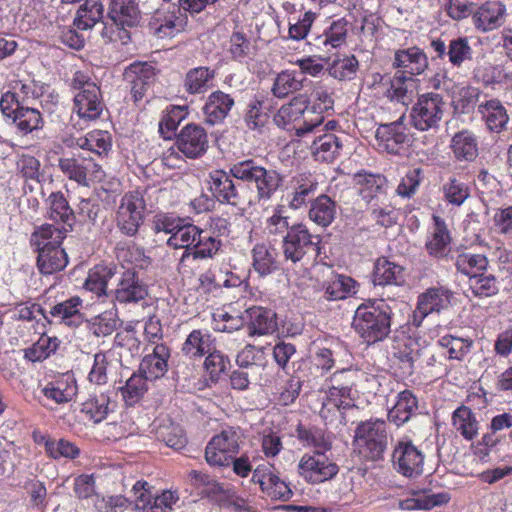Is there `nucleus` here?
Returning a JSON list of instances; mask_svg holds the SVG:
<instances>
[{
	"label": "nucleus",
	"mask_w": 512,
	"mask_h": 512,
	"mask_svg": "<svg viewBox=\"0 0 512 512\" xmlns=\"http://www.w3.org/2000/svg\"><path fill=\"white\" fill-rule=\"evenodd\" d=\"M445 107L446 103L440 94H423L411 108L410 124L422 132L437 129L443 118Z\"/></svg>",
	"instance_id": "nucleus-4"
},
{
	"label": "nucleus",
	"mask_w": 512,
	"mask_h": 512,
	"mask_svg": "<svg viewBox=\"0 0 512 512\" xmlns=\"http://www.w3.org/2000/svg\"><path fill=\"white\" fill-rule=\"evenodd\" d=\"M47 399L56 404H63L71 401L77 393V385L74 379H58L48 383L43 389Z\"/></svg>",
	"instance_id": "nucleus-41"
},
{
	"label": "nucleus",
	"mask_w": 512,
	"mask_h": 512,
	"mask_svg": "<svg viewBox=\"0 0 512 512\" xmlns=\"http://www.w3.org/2000/svg\"><path fill=\"white\" fill-rule=\"evenodd\" d=\"M331 382L327 400L320 410V416L324 420H328L331 414L340 413L341 408L349 406L343 399H351L352 387L355 385L354 373L350 370L338 371L331 376Z\"/></svg>",
	"instance_id": "nucleus-7"
},
{
	"label": "nucleus",
	"mask_w": 512,
	"mask_h": 512,
	"mask_svg": "<svg viewBox=\"0 0 512 512\" xmlns=\"http://www.w3.org/2000/svg\"><path fill=\"white\" fill-rule=\"evenodd\" d=\"M318 183L311 177L301 176L296 180L295 190L290 200V206L298 209L308 201H311L316 193Z\"/></svg>",
	"instance_id": "nucleus-53"
},
{
	"label": "nucleus",
	"mask_w": 512,
	"mask_h": 512,
	"mask_svg": "<svg viewBox=\"0 0 512 512\" xmlns=\"http://www.w3.org/2000/svg\"><path fill=\"white\" fill-rule=\"evenodd\" d=\"M450 147L458 161L472 162L478 156V138L470 130H462L452 137Z\"/></svg>",
	"instance_id": "nucleus-30"
},
{
	"label": "nucleus",
	"mask_w": 512,
	"mask_h": 512,
	"mask_svg": "<svg viewBox=\"0 0 512 512\" xmlns=\"http://www.w3.org/2000/svg\"><path fill=\"white\" fill-rule=\"evenodd\" d=\"M276 250L265 244H257L252 250L253 267L260 276H267L278 269Z\"/></svg>",
	"instance_id": "nucleus-39"
},
{
	"label": "nucleus",
	"mask_w": 512,
	"mask_h": 512,
	"mask_svg": "<svg viewBox=\"0 0 512 512\" xmlns=\"http://www.w3.org/2000/svg\"><path fill=\"white\" fill-rule=\"evenodd\" d=\"M231 174H227L222 170H216L210 174V191L213 196L220 202L232 206H242L251 201L247 200L239 191L237 186L231 179Z\"/></svg>",
	"instance_id": "nucleus-14"
},
{
	"label": "nucleus",
	"mask_w": 512,
	"mask_h": 512,
	"mask_svg": "<svg viewBox=\"0 0 512 512\" xmlns=\"http://www.w3.org/2000/svg\"><path fill=\"white\" fill-rule=\"evenodd\" d=\"M416 86V80L413 77L396 72L393 78L390 79L386 96L392 101L408 105L414 98Z\"/></svg>",
	"instance_id": "nucleus-32"
},
{
	"label": "nucleus",
	"mask_w": 512,
	"mask_h": 512,
	"mask_svg": "<svg viewBox=\"0 0 512 512\" xmlns=\"http://www.w3.org/2000/svg\"><path fill=\"white\" fill-rule=\"evenodd\" d=\"M109 397L100 394L92 397L82 404L81 411L85 413L94 423L103 421L109 413Z\"/></svg>",
	"instance_id": "nucleus-58"
},
{
	"label": "nucleus",
	"mask_w": 512,
	"mask_h": 512,
	"mask_svg": "<svg viewBox=\"0 0 512 512\" xmlns=\"http://www.w3.org/2000/svg\"><path fill=\"white\" fill-rule=\"evenodd\" d=\"M447 56L454 67H460L465 61L472 59V48L467 38L458 37L449 42Z\"/></svg>",
	"instance_id": "nucleus-60"
},
{
	"label": "nucleus",
	"mask_w": 512,
	"mask_h": 512,
	"mask_svg": "<svg viewBox=\"0 0 512 512\" xmlns=\"http://www.w3.org/2000/svg\"><path fill=\"white\" fill-rule=\"evenodd\" d=\"M304 80V77H299L294 71H282L276 76L271 92L277 98H285L289 94L300 91Z\"/></svg>",
	"instance_id": "nucleus-45"
},
{
	"label": "nucleus",
	"mask_w": 512,
	"mask_h": 512,
	"mask_svg": "<svg viewBox=\"0 0 512 512\" xmlns=\"http://www.w3.org/2000/svg\"><path fill=\"white\" fill-rule=\"evenodd\" d=\"M177 149L187 158L201 157L208 148L206 130L197 124H187L176 134Z\"/></svg>",
	"instance_id": "nucleus-11"
},
{
	"label": "nucleus",
	"mask_w": 512,
	"mask_h": 512,
	"mask_svg": "<svg viewBox=\"0 0 512 512\" xmlns=\"http://www.w3.org/2000/svg\"><path fill=\"white\" fill-rule=\"evenodd\" d=\"M357 182L362 187L360 189L361 198L371 206L383 204L387 198V180L380 174L359 173L356 175Z\"/></svg>",
	"instance_id": "nucleus-21"
},
{
	"label": "nucleus",
	"mask_w": 512,
	"mask_h": 512,
	"mask_svg": "<svg viewBox=\"0 0 512 512\" xmlns=\"http://www.w3.org/2000/svg\"><path fill=\"white\" fill-rule=\"evenodd\" d=\"M147 380L140 372L133 374L127 381L125 386L121 388V394L128 406L135 405L147 391Z\"/></svg>",
	"instance_id": "nucleus-52"
},
{
	"label": "nucleus",
	"mask_w": 512,
	"mask_h": 512,
	"mask_svg": "<svg viewBox=\"0 0 512 512\" xmlns=\"http://www.w3.org/2000/svg\"><path fill=\"white\" fill-rule=\"evenodd\" d=\"M488 263V259L485 255L470 252L460 253L455 259L456 269L460 273L468 276L469 279L473 277V275L486 271Z\"/></svg>",
	"instance_id": "nucleus-48"
},
{
	"label": "nucleus",
	"mask_w": 512,
	"mask_h": 512,
	"mask_svg": "<svg viewBox=\"0 0 512 512\" xmlns=\"http://www.w3.org/2000/svg\"><path fill=\"white\" fill-rule=\"evenodd\" d=\"M393 66L401 68L404 75L409 74L413 77L420 75L428 67L426 54L418 47L400 49L395 52Z\"/></svg>",
	"instance_id": "nucleus-24"
},
{
	"label": "nucleus",
	"mask_w": 512,
	"mask_h": 512,
	"mask_svg": "<svg viewBox=\"0 0 512 512\" xmlns=\"http://www.w3.org/2000/svg\"><path fill=\"white\" fill-rule=\"evenodd\" d=\"M64 142L67 146L77 145L81 149L95 154L98 158L107 155L111 150V136L107 131L102 130H94L85 137H80L75 141L73 139L71 141L65 140Z\"/></svg>",
	"instance_id": "nucleus-31"
},
{
	"label": "nucleus",
	"mask_w": 512,
	"mask_h": 512,
	"mask_svg": "<svg viewBox=\"0 0 512 512\" xmlns=\"http://www.w3.org/2000/svg\"><path fill=\"white\" fill-rule=\"evenodd\" d=\"M338 471V466L329 460L322 451L305 454L298 463L299 474L312 484L327 481L333 478Z\"/></svg>",
	"instance_id": "nucleus-8"
},
{
	"label": "nucleus",
	"mask_w": 512,
	"mask_h": 512,
	"mask_svg": "<svg viewBox=\"0 0 512 512\" xmlns=\"http://www.w3.org/2000/svg\"><path fill=\"white\" fill-rule=\"evenodd\" d=\"M124 80L130 84L134 102L147 96L156 81V70L149 63L134 62L124 71Z\"/></svg>",
	"instance_id": "nucleus-10"
},
{
	"label": "nucleus",
	"mask_w": 512,
	"mask_h": 512,
	"mask_svg": "<svg viewBox=\"0 0 512 512\" xmlns=\"http://www.w3.org/2000/svg\"><path fill=\"white\" fill-rule=\"evenodd\" d=\"M336 215V203L327 195L322 194L311 203L309 218L316 224L327 227Z\"/></svg>",
	"instance_id": "nucleus-38"
},
{
	"label": "nucleus",
	"mask_w": 512,
	"mask_h": 512,
	"mask_svg": "<svg viewBox=\"0 0 512 512\" xmlns=\"http://www.w3.org/2000/svg\"><path fill=\"white\" fill-rule=\"evenodd\" d=\"M146 203L139 192L126 193L116 213L118 229L125 235L133 237L144 222Z\"/></svg>",
	"instance_id": "nucleus-6"
},
{
	"label": "nucleus",
	"mask_w": 512,
	"mask_h": 512,
	"mask_svg": "<svg viewBox=\"0 0 512 512\" xmlns=\"http://www.w3.org/2000/svg\"><path fill=\"white\" fill-rule=\"evenodd\" d=\"M505 5L499 1L482 4L473 14V23L478 30L488 32L503 25L505 21Z\"/></svg>",
	"instance_id": "nucleus-19"
},
{
	"label": "nucleus",
	"mask_w": 512,
	"mask_h": 512,
	"mask_svg": "<svg viewBox=\"0 0 512 512\" xmlns=\"http://www.w3.org/2000/svg\"><path fill=\"white\" fill-rule=\"evenodd\" d=\"M312 114L313 110L310 109L308 96L306 94H298L288 104L283 105L278 110L275 121L278 125H285L303 117V122L299 126H305L307 120L313 117Z\"/></svg>",
	"instance_id": "nucleus-26"
},
{
	"label": "nucleus",
	"mask_w": 512,
	"mask_h": 512,
	"mask_svg": "<svg viewBox=\"0 0 512 512\" xmlns=\"http://www.w3.org/2000/svg\"><path fill=\"white\" fill-rule=\"evenodd\" d=\"M451 296V291L443 287L430 288L425 293L421 294L414 312V324L419 326L427 315L447 307L450 303Z\"/></svg>",
	"instance_id": "nucleus-17"
},
{
	"label": "nucleus",
	"mask_w": 512,
	"mask_h": 512,
	"mask_svg": "<svg viewBox=\"0 0 512 512\" xmlns=\"http://www.w3.org/2000/svg\"><path fill=\"white\" fill-rule=\"evenodd\" d=\"M391 309L383 301L360 305L354 314L352 327L367 344L385 339L390 333Z\"/></svg>",
	"instance_id": "nucleus-1"
},
{
	"label": "nucleus",
	"mask_w": 512,
	"mask_h": 512,
	"mask_svg": "<svg viewBox=\"0 0 512 512\" xmlns=\"http://www.w3.org/2000/svg\"><path fill=\"white\" fill-rule=\"evenodd\" d=\"M450 496L447 493L437 494H419L412 498H407L399 502L402 510H430L436 506L448 503Z\"/></svg>",
	"instance_id": "nucleus-47"
},
{
	"label": "nucleus",
	"mask_w": 512,
	"mask_h": 512,
	"mask_svg": "<svg viewBox=\"0 0 512 512\" xmlns=\"http://www.w3.org/2000/svg\"><path fill=\"white\" fill-rule=\"evenodd\" d=\"M81 304L82 300L79 297H72L54 305L50 310V315L60 319L68 326H77L81 322Z\"/></svg>",
	"instance_id": "nucleus-44"
},
{
	"label": "nucleus",
	"mask_w": 512,
	"mask_h": 512,
	"mask_svg": "<svg viewBox=\"0 0 512 512\" xmlns=\"http://www.w3.org/2000/svg\"><path fill=\"white\" fill-rule=\"evenodd\" d=\"M248 334L261 336L273 334L278 329L276 313L267 308L254 306L247 311Z\"/></svg>",
	"instance_id": "nucleus-27"
},
{
	"label": "nucleus",
	"mask_w": 512,
	"mask_h": 512,
	"mask_svg": "<svg viewBox=\"0 0 512 512\" xmlns=\"http://www.w3.org/2000/svg\"><path fill=\"white\" fill-rule=\"evenodd\" d=\"M104 17V4L102 0H85L78 11L75 24L79 29L92 28Z\"/></svg>",
	"instance_id": "nucleus-40"
},
{
	"label": "nucleus",
	"mask_w": 512,
	"mask_h": 512,
	"mask_svg": "<svg viewBox=\"0 0 512 512\" xmlns=\"http://www.w3.org/2000/svg\"><path fill=\"white\" fill-rule=\"evenodd\" d=\"M392 460L397 471L405 477L414 478L423 473L424 455L411 441H399Z\"/></svg>",
	"instance_id": "nucleus-9"
},
{
	"label": "nucleus",
	"mask_w": 512,
	"mask_h": 512,
	"mask_svg": "<svg viewBox=\"0 0 512 512\" xmlns=\"http://www.w3.org/2000/svg\"><path fill=\"white\" fill-rule=\"evenodd\" d=\"M478 112L492 132L499 133L504 130L509 120L505 107L498 99H491L479 104Z\"/></svg>",
	"instance_id": "nucleus-34"
},
{
	"label": "nucleus",
	"mask_w": 512,
	"mask_h": 512,
	"mask_svg": "<svg viewBox=\"0 0 512 512\" xmlns=\"http://www.w3.org/2000/svg\"><path fill=\"white\" fill-rule=\"evenodd\" d=\"M433 220L434 228L425 246L429 255L441 258L446 255L451 236L445 221L441 217L434 215Z\"/></svg>",
	"instance_id": "nucleus-35"
},
{
	"label": "nucleus",
	"mask_w": 512,
	"mask_h": 512,
	"mask_svg": "<svg viewBox=\"0 0 512 512\" xmlns=\"http://www.w3.org/2000/svg\"><path fill=\"white\" fill-rule=\"evenodd\" d=\"M110 293L120 303H131L144 299L148 291L138 273L133 269H127L117 278V286Z\"/></svg>",
	"instance_id": "nucleus-15"
},
{
	"label": "nucleus",
	"mask_w": 512,
	"mask_h": 512,
	"mask_svg": "<svg viewBox=\"0 0 512 512\" xmlns=\"http://www.w3.org/2000/svg\"><path fill=\"white\" fill-rule=\"evenodd\" d=\"M210 337L200 329L193 330L183 343V354L190 358H201L211 350Z\"/></svg>",
	"instance_id": "nucleus-51"
},
{
	"label": "nucleus",
	"mask_w": 512,
	"mask_h": 512,
	"mask_svg": "<svg viewBox=\"0 0 512 512\" xmlns=\"http://www.w3.org/2000/svg\"><path fill=\"white\" fill-rule=\"evenodd\" d=\"M186 108L172 106L159 122V132L164 139H171L181 121L186 117Z\"/></svg>",
	"instance_id": "nucleus-59"
},
{
	"label": "nucleus",
	"mask_w": 512,
	"mask_h": 512,
	"mask_svg": "<svg viewBox=\"0 0 512 512\" xmlns=\"http://www.w3.org/2000/svg\"><path fill=\"white\" fill-rule=\"evenodd\" d=\"M357 283L354 279L345 275H336L327 282L324 298L328 301L342 300L355 294Z\"/></svg>",
	"instance_id": "nucleus-43"
},
{
	"label": "nucleus",
	"mask_w": 512,
	"mask_h": 512,
	"mask_svg": "<svg viewBox=\"0 0 512 512\" xmlns=\"http://www.w3.org/2000/svg\"><path fill=\"white\" fill-rule=\"evenodd\" d=\"M169 357L170 349L164 344H156L152 351L143 357L139 365V372L146 379H159L168 371Z\"/></svg>",
	"instance_id": "nucleus-18"
},
{
	"label": "nucleus",
	"mask_w": 512,
	"mask_h": 512,
	"mask_svg": "<svg viewBox=\"0 0 512 512\" xmlns=\"http://www.w3.org/2000/svg\"><path fill=\"white\" fill-rule=\"evenodd\" d=\"M12 120L22 135L39 130L43 126V118L40 111L24 106L18 107V111Z\"/></svg>",
	"instance_id": "nucleus-46"
},
{
	"label": "nucleus",
	"mask_w": 512,
	"mask_h": 512,
	"mask_svg": "<svg viewBox=\"0 0 512 512\" xmlns=\"http://www.w3.org/2000/svg\"><path fill=\"white\" fill-rule=\"evenodd\" d=\"M389 435L384 420L370 419L360 422L354 435V445L362 458L369 461L383 459Z\"/></svg>",
	"instance_id": "nucleus-3"
},
{
	"label": "nucleus",
	"mask_w": 512,
	"mask_h": 512,
	"mask_svg": "<svg viewBox=\"0 0 512 512\" xmlns=\"http://www.w3.org/2000/svg\"><path fill=\"white\" fill-rule=\"evenodd\" d=\"M378 147L389 154H400L404 146L409 143V135L404 124V116L398 120L382 124L376 131Z\"/></svg>",
	"instance_id": "nucleus-12"
},
{
	"label": "nucleus",
	"mask_w": 512,
	"mask_h": 512,
	"mask_svg": "<svg viewBox=\"0 0 512 512\" xmlns=\"http://www.w3.org/2000/svg\"><path fill=\"white\" fill-rule=\"evenodd\" d=\"M215 77V71L208 67H196L186 74L184 86L190 94H200L207 90L208 83Z\"/></svg>",
	"instance_id": "nucleus-50"
},
{
	"label": "nucleus",
	"mask_w": 512,
	"mask_h": 512,
	"mask_svg": "<svg viewBox=\"0 0 512 512\" xmlns=\"http://www.w3.org/2000/svg\"><path fill=\"white\" fill-rule=\"evenodd\" d=\"M60 341L57 337L42 335L38 341L26 352V356L32 361H41L55 352Z\"/></svg>",
	"instance_id": "nucleus-63"
},
{
	"label": "nucleus",
	"mask_w": 512,
	"mask_h": 512,
	"mask_svg": "<svg viewBox=\"0 0 512 512\" xmlns=\"http://www.w3.org/2000/svg\"><path fill=\"white\" fill-rule=\"evenodd\" d=\"M37 267L42 274L50 275L64 269L68 263L65 250L52 242L42 247L38 243Z\"/></svg>",
	"instance_id": "nucleus-23"
},
{
	"label": "nucleus",
	"mask_w": 512,
	"mask_h": 512,
	"mask_svg": "<svg viewBox=\"0 0 512 512\" xmlns=\"http://www.w3.org/2000/svg\"><path fill=\"white\" fill-rule=\"evenodd\" d=\"M49 201L50 218L55 222L63 223L71 230L75 222V215L64 195L61 192L52 193L49 196Z\"/></svg>",
	"instance_id": "nucleus-49"
},
{
	"label": "nucleus",
	"mask_w": 512,
	"mask_h": 512,
	"mask_svg": "<svg viewBox=\"0 0 512 512\" xmlns=\"http://www.w3.org/2000/svg\"><path fill=\"white\" fill-rule=\"evenodd\" d=\"M358 66V60L352 55L334 60L328 71L335 79L347 80L354 77L358 70Z\"/></svg>",
	"instance_id": "nucleus-62"
},
{
	"label": "nucleus",
	"mask_w": 512,
	"mask_h": 512,
	"mask_svg": "<svg viewBox=\"0 0 512 512\" xmlns=\"http://www.w3.org/2000/svg\"><path fill=\"white\" fill-rule=\"evenodd\" d=\"M235 102L230 94L217 90L212 92L203 107L205 122L210 125L222 123L228 116Z\"/></svg>",
	"instance_id": "nucleus-22"
},
{
	"label": "nucleus",
	"mask_w": 512,
	"mask_h": 512,
	"mask_svg": "<svg viewBox=\"0 0 512 512\" xmlns=\"http://www.w3.org/2000/svg\"><path fill=\"white\" fill-rule=\"evenodd\" d=\"M252 183L255 184L258 200H269L281 186L283 177L273 169L261 167Z\"/></svg>",
	"instance_id": "nucleus-36"
},
{
	"label": "nucleus",
	"mask_w": 512,
	"mask_h": 512,
	"mask_svg": "<svg viewBox=\"0 0 512 512\" xmlns=\"http://www.w3.org/2000/svg\"><path fill=\"white\" fill-rule=\"evenodd\" d=\"M116 276V272L111 267L95 266L92 268L85 280L86 290L94 292L96 295H108V284Z\"/></svg>",
	"instance_id": "nucleus-42"
},
{
	"label": "nucleus",
	"mask_w": 512,
	"mask_h": 512,
	"mask_svg": "<svg viewBox=\"0 0 512 512\" xmlns=\"http://www.w3.org/2000/svg\"><path fill=\"white\" fill-rule=\"evenodd\" d=\"M107 17L128 36L126 29L139 24L141 13L135 0H109Z\"/></svg>",
	"instance_id": "nucleus-16"
},
{
	"label": "nucleus",
	"mask_w": 512,
	"mask_h": 512,
	"mask_svg": "<svg viewBox=\"0 0 512 512\" xmlns=\"http://www.w3.org/2000/svg\"><path fill=\"white\" fill-rule=\"evenodd\" d=\"M303 138L311 139V150L316 159L332 162L338 155L342 148V142L333 133L324 131L310 133Z\"/></svg>",
	"instance_id": "nucleus-25"
},
{
	"label": "nucleus",
	"mask_w": 512,
	"mask_h": 512,
	"mask_svg": "<svg viewBox=\"0 0 512 512\" xmlns=\"http://www.w3.org/2000/svg\"><path fill=\"white\" fill-rule=\"evenodd\" d=\"M321 237L312 234L306 225L292 223L291 230L284 236L282 252L286 261L311 263L320 254Z\"/></svg>",
	"instance_id": "nucleus-2"
},
{
	"label": "nucleus",
	"mask_w": 512,
	"mask_h": 512,
	"mask_svg": "<svg viewBox=\"0 0 512 512\" xmlns=\"http://www.w3.org/2000/svg\"><path fill=\"white\" fill-rule=\"evenodd\" d=\"M86 91H80L74 96L73 110L78 116L86 120L99 118L103 111L104 104L101 100V92L98 86L88 85Z\"/></svg>",
	"instance_id": "nucleus-20"
},
{
	"label": "nucleus",
	"mask_w": 512,
	"mask_h": 512,
	"mask_svg": "<svg viewBox=\"0 0 512 512\" xmlns=\"http://www.w3.org/2000/svg\"><path fill=\"white\" fill-rule=\"evenodd\" d=\"M373 282L379 286H400L405 282L404 268L386 258H380L375 264Z\"/></svg>",
	"instance_id": "nucleus-33"
},
{
	"label": "nucleus",
	"mask_w": 512,
	"mask_h": 512,
	"mask_svg": "<svg viewBox=\"0 0 512 512\" xmlns=\"http://www.w3.org/2000/svg\"><path fill=\"white\" fill-rule=\"evenodd\" d=\"M157 437L163 441L166 446L175 450H181L187 444V438L183 429L175 423L160 426L157 431Z\"/></svg>",
	"instance_id": "nucleus-57"
},
{
	"label": "nucleus",
	"mask_w": 512,
	"mask_h": 512,
	"mask_svg": "<svg viewBox=\"0 0 512 512\" xmlns=\"http://www.w3.org/2000/svg\"><path fill=\"white\" fill-rule=\"evenodd\" d=\"M58 167L68 179L81 186H89L91 182H101L105 177L102 165L93 157L82 154L77 157L59 158Z\"/></svg>",
	"instance_id": "nucleus-5"
},
{
	"label": "nucleus",
	"mask_w": 512,
	"mask_h": 512,
	"mask_svg": "<svg viewBox=\"0 0 512 512\" xmlns=\"http://www.w3.org/2000/svg\"><path fill=\"white\" fill-rule=\"evenodd\" d=\"M238 439L239 436L237 432L232 429H227L215 435L208 444L210 445V449L219 450L220 448L222 452L235 456L239 452Z\"/></svg>",
	"instance_id": "nucleus-61"
},
{
	"label": "nucleus",
	"mask_w": 512,
	"mask_h": 512,
	"mask_svg": "<svg viewBox=\"0 0 512 512\" xmlns=\"http://www.w3.org/2000/svg\"><path fill=\"white\" fill-rule=\"evenodd\" d=\"M418 410L417 397L410 390H403L398 393L397 401L388 411V420L396 426L407 423Z\"/></svg>",
	"instance_id": "nucleus-28"
},
{
	"label": "nucleus",
	"mask_w": 512,
	"mask_h": 512,
	"mask_svg": "<svg viewBox=\"0 0 512 512\" xmlns=\"http://www.w3.org/2000/svg\"><path fill=\"white\" fill-rule=\"evenodd\" d=\"M177 20L173 13L156 12L149 22V28L159 38L171 37L178 31Z\"/></svg>",
	"instance_id": "nucleus-54"
},
{
	"label": "nucleus",
	"mask_w": 512,
	"mask_h": 512,
	"mask_svg": "<svg viewBox=\"0 0 512 512\" xmlns=\"http://www.w3.org/2000/svg\"><path fill=\"white\" fill-rule=\"evenodd\" d=\"M452 424L467 441L473 440L478 434L479 423L475 414L467 406L462 405L453 412Z\"/></svg>",
	"instance_id": "nucleus-37"
},
{
	"label": "nucleus",
	"mask_w": 512,
	"mask_h": 512,
	"mask_svg": "<svg viewBox=\"0 0 512 512\" xmlns=\"http://www.w3.org/2000/svg\"><path fill=\"white\" fill-rule=\"evenodd\" d=\"M201 235V229L193 224H181L167 240V245L174 248L185 249L180 262L184 263L187 258L192 256L198 237Z\"/></svg>",
	"instance_id": "nucleus-29"
},
{
	"label": "nucleus",
	"mask_w": 512,
	"mask_h": 512,
	"mask_svg": "<svg viewBox=\"0 0 512 512\" xmlns=\"http://www.w3.org/2000/svg\"><path fill=\"white\" fill-rule=\"evenodd\" d=\"M469 287L477 297H490L498 293L497 280L494 275L486 274L485 271L473 275L469 279Z\"/></svg>",
	"instance_id": "nucleus-56"
},
{
	"label": "nucleus",
	"mask_w": 512,
	"mask_h": 512,
	"mask_svg": "<svg viewBox=\"0 0 512 512\" xmlns=\"http://www.w3.org/2000/svg\"><path fill=\"white\" fill-rule=\"evenodd\" d=\"M313 104L310 109L313 110V117L307 120L305 126L295 127V134L298 137H304L310 133L324 131L323 113L333 108V99L331 93L323 87H316L312 93Z\"/></svg>",
	"instance_id": "nucleus-13"
},
{
	"label": "nucleus",
	"mask_w": 512,
	"mask_h": 512,
	"mask_svg": "<svg viewBox=\"0 0 512 512\" xmlns=\"http://www.w3.org/2000/svg\"><path fill=\"white\" fill-rule=\"evenodd\" d=\"M192 257L193 259H204L212 257L217 253L220 248L221 242L215 237L211 236L208 231L201 229V235L195 242Z\"/></svg>",
	"instance_id": "nucleus-64"
},
{
	"label": "nucleus",
	"mask_w": 512,
	"mask_h": 512,
	"mask_svg": "<svg viewBox=\"0 0 512 512\" xmlns=\"http://www.w3.org/2000/svg\"><path fill=\"white\" fill-rule=\"evenodd\" d=\"M347 36V22L343 19L334 21L328 30L324 32V34L318 36L316 38L317 45H323L324 47L331 46L332 48H337L341 46Z\"/></svg>",
	"instance_id": "nucleus-55"
}]
</instances>
